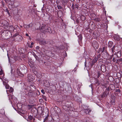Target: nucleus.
Instances as JSON below:
<instances>
[{
	"label": "nucleus",
	"instance_id": "1",
	"mask_svg": "<svg viewBox=\"0 0 122 122\" xmlns=\"http://www.w3.org/2000/svg\"><path fill=\"white\" fill-rule=\"evenodd\" d=\"M28 94L29 97H35L40 95V93L39 91L37 90L34 92H29Z\"/></svg>",
	"mask_w": 122,
	"mask_h": 122
},
{
	"label": "nucleus",
	"instance_id": "2",
	"mask_svg": "<svg viewBox=\"0 0 122 122\" xmlns=\"http://www.w3.org/2000/svg\"><path fill=\"white\" fill-rule=\"evenodd\" d=\"M2 23L4 26V28L6 30H10V28L12 27L11 26H9V24L8 22L6 21H4L3 22H2Z\"/></svg>",
	"mask_w": 122,
	"mask_h": 122
},
{
	"label": "nucleus",
	"instance_id": "3",
	"mask_svg": "<svg viewBox=\"0 0 122 122\" xmlns=\"http://www.w3.org/2000/svg\"><path fill=\"white\" fill-rule=\"evenodd\" d=\"M3 35L5 36H10L11 34V32L9 30H4L2 32Z\"/></svg>",
	"mask_w": 122,
	"mask_h": 122
},
{
	"label": "nucleus",
	"instance_id": "4",
	"mask_svg": "<svg viewBox=\"0 0 122 122\" xmlns=\"http://www.w3.org/2000/svg\"><path fill=\"white\" fill-rule=\"evenodd\" d=\"M27 77L29 81L34 80V77L32 76L31 74H29L27 75Z\"/></svg>",
	"mask_w": 122,
	"mask_h": 122
},
{
	"label": "nucleus",
	"instance_id": "5",
	"mask_svg": "<svg viewBox=\"0 0 122 122\" xmlns=\"http://www.w3.org/2000/svg\"><path fill=\"white\" fill-rule=\"evenodd\" d=\"M46 28V25L45 24H42L40 28V31L42 32H45V30Z\"/></svg>",
	"mask_w": 122,
	"mask_h": 122
},
{
	"label": "nucleus",
	"instance_id": "6",
	"mask_svg": "<svg viewBox=\"0 0 122 122\" xmlns=\"http://www.w3.org/2000/svg\"><path fill=\"white\" fill-rule=\"evenodd\" d=\"M92 45L94 48L97 49L98 47V44L96 41H94L92 42Z\"/></svg>",
	"mask_w": 122,
	"mask_h": 122
},
{
	"label": "nucleus",
	"instance_id": "7",
	"mask_svg": "<svg viewBox=\"0 0 122 122\" xmlns=\"http://www.w3.org/2000/svg\"><path fill=\"white\" fill-rule=\"evenodd\" d=\"M40 44L42 45H45L48 43V42L45 40H41L39 41Z\"/></svg>",
	"mask_w": 122,
	"mask_h": 122
},
{
	"label": "nucleus",
	"instance_id": "8",
	"mask_svg": "<svg viewBox=\"0 0 122 122\" xmlns=\"http://www.w3.org/2000/svg\"><path fill=\"white\" fill-rule=\"evenodd\" d=\"M30 88L29 90L30 91H33L35 90L36 89V87L33 85H31L30 86Z\"/></svg>",
	"mask_w": 122,
	"mask_h": 122
},
{
	"label": "nucleus",
	"instance_id": "9",
	"mask_svg": "<svg viewBox=\"0 0 122 122\" xmlns=\"http://www.w3.org/2000/svg\"><path fill=\"white\" fill-rule=\"evenodd\" d=\"M15 39L17 41H20L22 40V37L19 35L17 36V38H16Z\"/></svg>",
	"mask_w": 122,
	"mask_h": 122
},
{
	"label": "nucleus",
	"instance_id": "10",
	"mask_svg": "<svg viewBox=\"0 0 122 122\" xmlns=\"http://www.w3.org/2000/svg\"><path fill=\"white\" fill-rule=\"evenodd\" d=\"M45 32H48L49 33H52V31L51 30V29L50 27H48L45 30Z\"/></svg>",
	"mask_w": 122,
	"mask_h": 122
},
{
	"label": "nucleus",
	"instance_id": "11",
	"mask_svg": "<svg viewBox=\"0 0 122 122\" xmlns=\"http://www.w3.org/2000/svg\"><path fill=\"white\" fill-rule=\"evenodd\" d=\"M109 92H108L107 94V92L106 91H105L102 94H101V97L102 98H104L105 97H106L107 95H108V94H109Z\"/></svg>",
	"mask_w": 122,
	"mask_h": 122
},
{
	"label": "nucleus",
	"instance_id": "12",
	"mask_svg": "<svg viewBox=\"0 0 122 122\" xmlns=\"http://www.w3.org/2000/svg\"><path fill=\"white\" fill-rule=\"evenodd\" d=\"M3 84L5 86V87L6 89H8L9 88V85L7 83L5 82L4 81H3Z\"/></svg>",
	"mask_w": 122,
	"mask_h": 122
},
{
	"label": "nucleus",
	"instance_id": "13",
	"mask_svg": "<svg viewBox=\"0 0 122 122\" xmlns=\"http://www.w3.org/2000/svg\"><path fill=\"white\" fill-rule=\"evenodd\" d=\"M102 52H104V54L106 55L107 54V52L106 50V48L105 47H103L102 48Z\"/></svg>",
	"mask_w": 122,
	"mask_h": 122
},
{
	"label": "nucleus",
	"instance_id": "14",
	"mask_svg": "<svg viewBox=\"0 0 122 122\" xmlns=\"http://www.w3.org/2000/svg\"><path fill=\"white\" fill-rule=\"evenodd\" d=\"M109 86L111 90H113L115 89V87L114 85L113 84H111Z\"/></svg>",
	"mask_w": 122,
	"mask_h": 122
},
{
	"label": "nucleus",
	"instance_id": "15",
	"mask_svg": "<svg viewBox=\"0 0 122 122\" xmlns=\"http://www.w3.org/2000/svg\"><path fill=\"white\" fill-rule=\"evenodd\" d=\"M84 111L86 114H89L91 112V110L89 109H85Z\"/></svg>",
	"mask_w": 122,
	"mask_h": 122
},
{
	"label": "nucleus",
	"instance_id": "16",
	"mask_svg": "<svg viewBox=\"0 0 122 122\" xmlns=\"http://www.w3.org/2000/svg\"><path fill=\"white\" fill-rule=\"evenodd\" d=\"M17 73L19 76H20L21 77H22L23 76V75L21 73L20 71H19V69H17Z\"/></svg>",
	"mask_w": 122,
	"mask_h": 122
},
{
	"label": "nucleus",
	"instance_id": "17",
	"mask_svg": "<svg viewBox=\"0 0 122 122\" xmlns=\"http://www.w3.org/2000/svg\"><path fill=\"white\" fill-rule=\"evenodd\" d=\"M50 117H46L44 119V122H50L49 121V119H50Z\"/></svg>",
	"mask_w": 122,
	"mask_h": 122
},
{
	"label": "nucleus",
	"instance_id": "18",
	"mask_svg": "<svg viewBox=\"0 0 122 122\" xmlns=\"http://www.w3.org/2000/svg\"><path fill=\"white\" fill-rule=\"evenodd\" d=\"M114 37L115 38V39H116L118 41L120 40V38H121L119 37V35H115L114 36Z\"/></svg>",
	"mask_w": 122,
	"mask_h": 122
},
{
	"label": "nucleus",
	"instance_id": "19",
	"mask_svg": "<svg viewBox=\"0 0 122 122\" xmlns=\"http://www.w3.org/2000/svg\"><path fill=\"white\" fill-rule=\"evenodd\" d=\"M113 45V43L112 41H109L108 43V46L109 47H111Z\"/></svg>",
	"mask_w": 122,
	"mask_h": 122
},
{
	"label": "nucleus",
	"instance_id": "20",
	"mask_svg": "<svg viewBox=\"0 0 122 122\" xmlns=\"http://www.w3.org/2000/svg\"><path fill=\"white\" fill-rule=\"evenodd\" d=\"M121 55V51H119L117 53V56L118 57H120Z\"/></svg>",
	"mask_w": 122,
	"mask_h": 122
},
{
	"label": "nucleus",
	"instance_id": "21",
	"mask_svg": "<svg viewBox=\"0 0 122 122\" xmlns=\"http://www.w3.org/2000/svg\"><path fill=\"white\" fill-rule=\"evenodd\" d=\"M28 118L30 120H34L35 119L31 115H29L28 116Z\"/></svg>",
	"mask_w": 122,
	"mask_h": 122
},
{
	"label": "nucleus",
	"instance_id": "22",
	"mask_svg": "<svg viewBox=\"0 0 122 122\" xmlns=\"http://www.w3.org/2000/svg\"><path fill=\"white\" fill-rule=\"evenodd\" d=\"M66 107L67 108V110H68L71 111L72 110V108L70 106H66Z\"/></svg>",
	"mask_w": 122,
	"mask_h": 122
},
{
	"label": "nucleus",
	"instance_id": "23",
	"mask_svg": "<svg viewBox=\"0 0 122 122\" xmlns=\"http://www.w3.org/2000/svg\"><path fill=\"white\" fill-rule=\"evenodd\" d=\"M97 60V59L96 57H95L94 59H93L92 61V63L93 64H94L96 62Z\"/></svg>",
	"mask_w": 122,
	"mask_h": 122
},
{
	"label": "nucleus",
	"instance_id": "24",
	"mask_svg": "<svg viewBox=\"0 0 122 122\" xmlns=\"http://www.w3.org/2000/svg\"><path fill=\"white\" fill-rule=\"evenodd\" d=\"M78 37L79 38V39L80 40V41L82 40V35H81L80 34L78 36Z\"/></svg>",
	"mask_w": 122,
	"mask_h": 122
},
{
	"label": "nucleus",
	"instance_id": "25",
	"mask_svg": "<svg viewBox=\"0 0 122 122\" xmlns=\"http://www.w3.org/2000/svg\"><path fill=\"white\" fill-rule=\"evenodd\" d=\"M33 55L35 58L36 60H38V56H37L34 53L33 54Z\"/></svg>",
	"mask_w": 122,
	"mask_h": 122
},
{
	"label": "nucleus",
	"instance_id": "26",
	"mask_svg": "<svg viewBox=\"0 0 122 122\" xmlns=\"http://www.w3.org/2000/svg\"><path fill=\"white\" fill-rule=\"evenodd\" d=\"M18 35H19L17 33H16L13 35V37L15 39H16V38H17V36Z\"/></svg>",
	"mask_w": 122,
	"mask_h": 122
},
{
	"label": "nucleus",
	"instance_id": "27",
	"mask_svg": "<svg viewBox=\"0 0 122 122\" xmlns=\"http://www.w3.org/2000/svg\"><path fill=\"white\" fill-rule=\"evenodd\" d=\"M62 12L61 11V10H59L58 12V15L59 17V16H60V14H62Z\"/></svg>",
	"mask_w": 122,
	"mask_h": 122
},
{
	"label": "nucleus",
	"instance_id": "28",
	"mask_svg": "<svg viewBox=\"0 0 122 122\" xmlns=\"http://www.w3.org/2000/svg\"><path fill=\"white\" fill-rule=\"evenodd\" d=\"M13 89L12 87H10L9 90V92L10 93L12 92L13 91Z\"/></svg>",
	"mask_w": 122,
	"mask_h": 122
},
{
	"label": "nucleus",
	"instance_id": "29",
	"mask_svg": "<svg viewBox=\"0 0 122 122\" xmlns=\"http://www.w3.org/2000/svg\"><path fill=\"white\" fill-rule=\"evenodd\" d=\"M59 48L60 49H64V47L63 45H61L59 47Z\"/></svg>",
	"mask_w": 122,
	"mask_h": 122
},
{
	"label": "nucleus",
	"instance_id": "30",
	"mask_svg": "<svg viewBox=\"0 0 122 122\" xmlns=\"http://www.w3.org/2000/svg\"><path fill=\"white\" fill-rule=\"evenodd\" d=\"M62 2L65 4H67L68 2V0H62Z\"/></svg>",
	"mask_w": 122,
	"mask_h": 122
},
{
	"label": "nucleus",
	"instance_id": "31",
	"mask_svg": "<svg viewBox=\"0 0 122 122\" xmlns=\"http://www.w3.org/2000/svg\"><path fill=\"white\" fill-rule=\"evenodd\" d=\"M119 61L122 62V58L119 59L117 60V62H119Z\"/></svg>",
	"mask_w": 122,
	"mask_h": 122
},
{
	"label": "nucleus",
	"instance_id": "32",
	"mask_svg": "<svg viewBox=\"0 0 122 122\" xmlns=\"http://www.w3.org/2000/svg\"><path fill=\"white\" fill-rule=\"evenodd\" d=\"M97 58L98 59L99 58H100L101 56V55L100 54H97Z\"/></svg>",
	"mask_w": 122,
	"mask_h": 122
},
{
	"label": "nucleus",
	"instance_id": "33",
	"mask_svg": "<svg viewBox=\"0 0 122 122\" xmlns=\"http://www.w3.org/2000/svg\"><path fill=\"white\" fill-rule=\"evenodd\" d=\"M102 51V48H99V49L97 51V52L98 53H100V52Z\"/></svg>",
	"mask_w": 122,
	"mask_h": 122
},
{
	"label": "nucleus",
	"instance_id": "34",
	"mask_svg": "<svg viewBox=\"0 0 122 122\" xmlns=\"http://www.w3.org/2000/svg\"><path fill=\"white\" fill-rule=\"evenodd\" d=\"M95 83H96L97 84L99 83L98 80L97 78H95Z\"/></svg>",
	"mask_w": 122,
	"mask_h": 122
},
{
	"label": "nucleus",
	"instance_id": "35",
	"mask_svg": "<svg viewBox=\"0 0 122 122\" xmlns=\"http://www.w3.org/2000/svg\"><path fill=\"white\" fill-rule=\"evenodd\" d=\"M110 90V87L109 86L107 88L106 90L105 91H106L107 92V91L108 92H109Z\"/></svg>",
	"mask_w": 122,
	"mask_h": 122
},
{
	"label": "nucleus",
	"instance_id": "36",
	"mask_svg": "<svg viewBox=\"0 0 122 122\" xmlns=\"http://www.w3.org/2000/svg\"><path fill=\"white\" fill-rule=\"evenodd\" d=\"M111 98L113 100V102H114L115 101V97L113 95H112L111 96Z\"/></svg>",
	"mask_w": 122,
	"mask_h": 122
},
{
	"label": "nucleus",
	"instance_id": "37",
	"mask_svg": "<svg viewBox=\"0 0 122 122\" xmlns=\"http://www.w3.org/2000/svg\"><path fill=\"white\" fill-rule=\"evenodd\" d=\"M57 8L59 10H61L62 8V7L60 5H58Z\"/></svg>",
	"mask_w": 122,
	"mask_h": 122
},
{
	"label": "nucleus",
	"instance_id": "38",
	"mask_svg": "<svg viewBox=\"0 0 122 122\" xmlns=\"http://www.w3.org/2000/svg\"><path fill=\"white\" fill-rule=\"evenodd\" d=\"M116 47L115 46H114L112 48V51H114V50H115V48Z\"/></svg>",
	"mask_w": 122,
	"mask_h": 122
},
{
	"label": "nucleus",
	"instance_id": "39",
	"mask_svg": "<svg viewBox=\"0 0 122 122\" xmlns=\"http://www.w3.org/2000/svg\"><path fill=\"white\" fill-rule=\"evenodd\" d=\"M116 92H118L120 93L121 92V91L120 89H116Z\"/></svg>",
	"mask_w": 122,
	"mask_h": 122
},
{
	"label": "nucleus",
	"instance_id": "40",
	"mask_svg": "<svg viewBox=\"0 0 122 122\" xmlns=\"http://www.w3.org/2000/svg\"><path fill=\"white\" fill-rule=\"evenodd\" d=\"M34 44V43L33 42H32L31 43V45L29 46L30 48H32V45Z\"/></svg>",
	"mask_w": 122,
	"mask_h": 122
},
{
	"label": "nucleus",
	"instance_id": "41",
	"mask_svg": "<svg viewBox=\"0 0 122 122\" xmlns=\"http://www.w3.org/2000/svg\"><path fill=\"white\" fill-rule=\"evenodd\" d=\"M41 92L43 93V94H45V92H44V91L43 89H42L41 90Z\"/></svg>",
	"mask_w": 122,
	"mask_h": 122
},
{
	"label": "nucleus",
	"instance_id": "42",
	"mask_svg": "<svg viewBox=\"0 0 122 122\" xmlns=\"http://www.w3.org/2000/svg\"><path fill=\"white\" fill-rule=\"evenodd\" d=\"M36 110H36V109L35 108H34L32 109V111H36Z\"/></svg>",
	"mask_w": 122,
	"mask_h": 122
},
{
	"label": "nucleus",
	"instance_id": "43",
	"mask_svg": "<svg viewBox=\"0 0 122 122\" xmlns=\"http://www.w3.org/2000/svg\"><path fill=\"white\" fill-rule=\"evenodd\" d=\"M42 97H43V98L45 99V100L46 101V97L45 96H43Z\"/></svg>",
	"mask_w": 122,
	"mask_h": 122
},
{
	"label": "nucleus",
	"instance_id": "44",
	"mask_svg": "<svg viewBox=\"0 0 122 122\" xmlns=\"http://www.w3.org/2000/svg\"><path fill=\"white\" fill-rule=\"evenodd\" d=\"M75 8H76L77 9H78V6L77 5H75Z\"/></svg>",
	"mask_w": 122,
	"mask_h": 122
},
{
	"label": "nucleus",
	"instance_id": "45",
	"mask_svg": "<svg viewBox=\"0 0 122 122\" xmlns=\"http://www.w3.org/2000/svg\"><path fill=\"white\" fill-rule=\"evenodd\" d=\"M112 60L113 61V62H116V59L114 57H113V59H112Z\"/></svg>",
	"mask_w": 122,
	"mask_h": 122
},
{
	"label": "nucleus",
	"instance_id": "46",
	"mask_svg": "<svg viewBox=\"0 0 122 122\" xmlns=\"http://www.w3.org/2000/svg\"><path fill=\"white\" fill-rule=\"evenodd\" d=\"M30 24L28 25H26V27L27 28H29L30 27Z\"/></svg>",
	"mask_w": 122,
	"mask_h": 122
},
{
	"label": "nucleus",
	"instance_id": "47",
	"mask_svg": "<svg viewBox=\"0 0 122 122\" xmlns=\"http://www.w3.org/2000/svg\"><path fill=\"white\" fill-rule=\"evenodd\" d=\"M113 55H112V56H110V60H111L112 59Z\"/></svg>",
	"mask_w": 122,
	"mask_h": 122
},
{
	"label": "nucleus",
	"instance_id": "48",
	"mask_svg": "<svg viewBox=\"0 0 122 122\" xmlns=\"http://www.w3.org/2000/svg\"><path fill=\"white\" fill-rule=\"evenodd\" d=\"M3 74V71L2 70L0 71V75H2Z\"/></svg>",
	"mask_w": 122,
	"mask_h": 122
},
{
	"label": "nucleus",
	"instance_id": "49",
	"mask_svg": "<svg viewBox=\"0 0 122 122\" xmlns=\"http://www.w3.org/2000/svg\"><path fill=\"white\" fill-rule=\"evenodd\" d=\"M101 75L100 73L99 74V73H98V74L97 75V78H99L100 76V75Z\"/></svg>",
	"mask_w": 122,
	"mask_h": 122
},
{
	"label": "nucleus",
	"instance_id": "50",
	"mask_svg": "<svg viewBox=\"0 0 122 122\" xmlns=\"http://www.w3.org/2000/svg\"><path fill=\"white\" fill-rule=\"evenodd\" d=\"M71 8L72 9H74L75 8V6H72L71 7Z\"/></svg>",
	"mask_w": 122,
	"mask_h": 122
},
{
	"label": "nucleus",
	"instance_id": "51",
	"mask_svg": "<svg viewBox=\"0 0 122 122\" xmlns=\"http://www.w3.org/2000/svg\"><path fill=\"white\" fill-rule=\"evenodd\" d=\"M39 47L38 46H37L36 47V49H39Z\"/></svg>",
	"mask_w": 122,
	"mask_h": 122
},
{
	"label": "nucleus",
	"instance_id": "52",
	"mask_svg": "<svg viewBox=\"0 0 122 122\" xmlns=\"http://www.w3.org/2000/svg\"><path fill=\"white\" fill-rule=\"evenodd\" d=\"M11 97H10V96H9V100L10 101V98H11Z\"/></svg>",
	"mask_w": 122,
	"mask_h": 122
},
{
	"label": "nucleus",
	"instance_id": "53",
	"mask_svg": "<svg viewBox=\"0 0 122 122\" xmlns=\"http://www.w3.org/2000/svg\"><path fill=\"white\" fill-rule=\"evenodd\" d=\"M26 36H29L28 34H26Z\"/></svg>",
	"mask_w": 122,
	"mask_h": 122
},
{
	"label": "nucleus",
	"instance_id": "54",
	"mask_svg": "<svg viewBox=\"0 0 122 122\" xmlns=\"http://www.w3.org/2000/svg\"><path fill=\"white\" fill-rule=\"evenodd\" d=\"M65 54H66V55L65 56H67V53H66V52H65Z\"/></svg>",
	"mask_w": 122,
	"mask_h": 122
},
{
	"label": "nucleus",
	"instance_id": "55",
	"mask_svg": "<svg viewBox=\"0 0 122 122\" xmlns=\"http://www.w3.org/2000/svg\"><path fill=\"white\" fill-rule=\"evenodd\" d=\"M24 27L25 28H27L26 27V25H25L24 26Z\"/></svg>",
	"mask_w": 122,
	"mask_h": 122
},
{
	"label": "nucleus",
	"instance_id": "56",
	"mask_svg": "<svg viewBox=\"0 0 122 122\" xmlns=\"http://www.w3.org/2000/svg\"><path fill=\"white\" fill-rule=\"evenodd\" d=\"M0 79H2L1 78V77H0Z\"/></svg>",
	"mask_w": 122,
	"mask_h": 122
},
{
	"label": "nucleus",
	"instance_id": "57",
	"mask_svg": "<svg viewBox=\"0 0 122 122\" xmlns=\"http://www.w3.org/2000/svg\"><path fill=\"white\" fill-rule=\"evenodd\" d=\"M16 28H17V27H18L17 25H16Z\"/></svg>",
	"mask_w": 122,
	"mask_h": 122
},
{
	"label": "nucleus",
	"instance_id": "58",
	"mask_svg": "<svg viewBox=\"0 0 122 122\" xmlns=\"http://www.w3.org/2000/svg\"><path fill=\"white\" fill-rule=\"evenodd\" d=\"M53 87H55V86H53Z\"/></svg>",
	"mask_w": 122,
	"mask_h": 122
},
{
	"label": "nucleus",
	"instance_id": "59",
	"mask_svg": "<svg viewBox=\"0 0 122 122\" xmlns=\"http://www.w3.org/2000/svg\"><path fill=\"white\" fill-rule=\"evenodd\" d=\"M33 122H35L34 121Z\"/></svg>",
	"mask_w": 122,
	"mask_h": 122
}]
</instances>
